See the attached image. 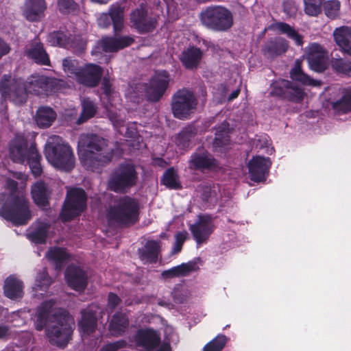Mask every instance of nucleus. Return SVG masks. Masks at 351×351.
<instances>
[{"instance_id": "nucleus-1", "label": "nucleus", "mask_w": 351, "mask_h": 351, "mask_svg": "<svg viewBox=\"0 0 351 351\" xmlns=\"http://www.w3.org/2000/svg\"><path fill=\"white\" fill-rule=\"evenodd\" d=\"M63 84L62 80L43 75L33 74L25 82L20 77L4 75L0 82V93L5 99L20 106L26 101L28 93L47 96L58 92Z\"/></svg>"}, {"instance_id": "nucleus-2", "label": "nucleus", "mask_w": 351, "mask_h": 351, "mask_svg": "<svg viewBox=\"0 0 351 351\" xmlns=\"http://www.w3.org/2000/svg\"><path fill=\"white\" fill-rule=\"evenodd\" d=\"M71 322L69 313L64 309L57 308L52 300L42 302L34 318L35 329L41 331L45 328L49 342L60 348L65 347L71 339Z\"/></svg>"}, {"instance_id": "nucleus-3", "label": "nucleus", "mask_w": 351, "mask_h": 351, "mask_svg": "<svg viewBox=\"0 0 351 351\" xmlns=\"http://www.w3.org/2000/svg\"><path fill=\"white\" fill-rule=\"evenodd\" d=\"M10 173L5 163L2 162L0 164V177L5 179V185L11 191L9 193H0V217L14 226H24L32 215L27 199L14 192L17 189V182L8 177Z\"/></svg>"}, {"instance_id": "nucleus-4", "label": "nucleus", "mask_w": 351, "mask_h": 351, "mask_svg": "<svg viewBox=\"0 0 351 351\" xmlns=\"http://www.w3.org/2000/svg\"><path fill=\"white\" fill-rule=\"evenodd\" d=\"M78 154L82 165L93 172H100L113 157L108 141L95 134H82L78 141Z\"/></svg>"}, {"instance_id": "nucleus-5", "label": "nucleus", "mask_w": 351, "mask_h": 351, "mask_svg": "<svg viewBox=\"0 0 351 351\" xmlns=\"http://www.w3.org/2000/svg\"><path fill=\"white\" fill-rule=\"evenodd\" d=\"M45 156L47 161L58 169L69 172L74 168L75 156L73 150L59 136L53 135L48 138Z\"/></svg>"}, {"instance_id": "nucleus-6", "label": "nucleus", "mask_w": 351, "mask_h": 351, "mask_svg": "<svg viewBox=\"0 0 351 351\" xmlns=\"http://www.w3.org/2000/svg\"><path fill=\"white\" fill-rule=\"evenodd\" d=\"M139 204L137 200L124 196L110 206L106 218L110 226L127 227L134 224L138 219Z\"/></svg>"}, {"instance_id": "nucleus-7", "label": "nucleus", "mask_w": 351, "mask_h": 351, "mask_svg": "<svg viewBox=\"0 0 351 351\" xmlns=\"http://www.w3.org/2000/svg\"><path fill=\"white\" fill-rule=\"evenodd\" d=\"M10 156L14 162L29 165L32 173L35 177L40 176L43 172L40 165L41 156L36 147L32 145L27 147L25 138L16 135L10 143Z\"/></svg>"}, {"instance_id": "nucleus-8", "label": "nucleus", "mask_w": 351, "mask_h": 351, "mask_svg": "<svg viewBox=\"0 0 351 351\" xmlns=\"http://www.w3.org/2000/svg\"><path fill=\"white\" fill-rule=\"evenodd\" d=\"M169 75L164 71L156 73L149 81V84L144 86L138 84L135 88L136 92L132 87L129 88L126 91V97L133 103H139L143 98V92L139 89H145L147 97L149 101H158L165 93L169 84Z\"/></svg>"}, {"instance_id": "nucleus-9", "label": "nucleus", "mask_w": 351, "mask_h": 351, "mask_svg": "<svg viewBox=\"0 0 351 351\" xmlns=\"http://www.w3.org/2000/svg\"><path fill=\"white\" fill-rule=\"evenodd\" d=\"M199 19L206 28L217 32H227L234 24L232 13L221 5L207 7L200 12Z\"/></svg>"}, {"instance_id": "nucleus-10", "label": "nucleus", "mask_w": 351, "mask_h": 351, "mask_svg": "<svg viewBox=\"0 0 351 351\" xmlns=\"http://www.w3.org/2000/svg\"><path fill=\"white\" fill-rule=\"evenodd\" d=\"M138 173L133 164L124 162L119 165L112 174L108 185L116 193H127L136 185Z\"/></svg>"}, {"instance_id": "nucleus-11", "label": "nucleus", "mask_w": 351, "mask_h": 351, "mask_svg": "<svg viewBox=\"0 0 351 351\" xmlns=\"http://www.w3.org/2000/svg\"><path fill=\"white\" fill-rule=\"evenodd\" d=\"M86 195L80 188H70L67 190L66 199L62 206L60 217L62 221H69L79 216L86 207Z\"/></svg>"}, {"instance_id": "nucleus-12", "label": "nucleus", "mask_w": 351, "mask_h": 351, "mask_svg": "<svg viewBox=\"0 0 351 351\" xmlns=\"http://www.w3.org/2000/svg\"><path fill=\"white\" fill-rule=\"evenodd\" d=\"M197 105V100L193 91L186 88L180 89L172 97L173 114L177 119H187L195 110Z\"/></svg>"}, {"instance_id": "nucleus-13", "label": "nucleus", "mask_w": 351, "mask_h": 351, "mask_svg": "<svg viewBox=\"0 0 351 351\" xmlns=\"http://www.w3.org/2000/svg\"><path fill=\"white\" fill-rule=\"evenodd\" d=\"M270 95L294 103H300L304 99L303 90L293 82L279 80L271 84Z\"/></svg>"}, {"instance_id": "nucleus-14", "label": "nucleus", "mask_w": 351, "mask_h": 351, "mask_svg": "<svg viewBox=\"0 0 351 351\" xmlns=\"http://www.w3.org/2000/svg\"><path fill=\"white\" fill-rule=\"evenodd\" d=\"M188 165L191 170L202 173L215 171L219 167L218 160L203 147H198L192 153Z\"/></svg>"}, {"instance_id": "nucleus-15", "label": "nucleus", "mask_w": 351, "mask_h": 351, "mask_svg": "<svg viewBox=\"0 0 351 351\" xmlns=\"http://www.w3.org/2000/svg\"><path fill=\"white\" fill-rule=\"evenodd\" d=\"M130 20L131 26L140 34L153 32L157 25L156 19L149 14L147 9L143 5L130 13Z\"/></svg>"}, {"instance_id": "nucleus-16", "label": "nucleus", "mask_w": 351, "mask_h": 351, "mask_svg": "<svg viewBox=\"0 0 351 351\" xmlns=\"http://www.w3.org/2000/svg\"><path fill=\"white\" fill-rule=\"evenodd\" d=\"M215 228L213 218L208 215H199L196 221L189 227L197 247L206 242Z\"/></svg>"}, {"instance_id": "nucleus-17", "label": "nucleus", "mask_w": 351, "mask_h": 351, "mask_svg": "<svg viewBox=\"0 0 351 351\" xmlns=\"http://www.w3.org/2000/svg\"><path fill=\"white\" fill-rule=\"evenodd\" d=\"M134 39L130 36H106L99 40L92 50V55L100 53V50L104 52H116L120 49L131 45Z\"/></svg>"}, {"instance_id": "nucleus-18", "label": "nucleus", "mask_w": 351, "mask_h": 351, "mask_svg": "<svg viewBox=\"0 0 351 351\" xmlns=\"http://www.w3.org/2000/svg\"><path fill=\"white\" fill-rule=\"evenodd\" d=\"M98 25L107 28L113 25L115 33L120 32L123 27V8L119 4H113L108 13H102L97 19Z\"/></svg>"}, {"instance_id": "nucleus-19", "label": "nucleus", "mask_w": 351, "mask_h": 351, "mask_svg": "<svg viewBox=\"0 0 351 351\" xmlns=\"http://www.w3.org/2000/svg\"><path fill=\"white\" fill-rule=\"evenodd\" d=\"M306 59L310 69L313 71L322 73L327 67V53L318 43L310 45Z\"/></svg>"}, {"instance_id": "nucleus-20", "label": "nucleus", "mask_w": 351, "mask_h": 351, "mask_svg": "<svg viewBox=\"0 0 351 351\" xmlns=\"http://www.w3.org/2000/svg\"><path fill=\"white\" fill-rule=\"evenodd\" d=\"M65 278L68 285L77 291H84L88 284V277L86 272L80 267L70 265L65 271Z\"/></svg>"}, {"instance_id": "nucleus-21", "label": "nucleus", "mask_w": 351, "mask_h": 351, "mask_svg": "<svg viewBox=\"0 0 351 351\" xmlns=\"http://www.w3.org/2000/svg\"><path fill=\"white\" fill-rule=\"evenodd\" d=\"M271 164V162L269 158L263 156L253 157L248 162L249 174L251 180L257 182L265 180Z\"/></svg>"}, {"instance_id": "nucleus-22", "label": "nucleus", "mask_w": 351, "mask_h": 351, "mask_svg": "<svg viewBox=\"0 0 351 351\" xmlns=\"http://www.w3.org/2000/svg\"><path fill=\"white\" fill-rule=\"evenodd\" d=\"M103 73L102 68L95 64H88L81 68L77 81L86 86H96L101 77Z\"/></svg>"}, {"instance_id": "nucleus-23", "label": "nucleus", "mask_w": 351, "mask_h": 351, "mask_svg": "<svg viewBox=\"0 0 351 351\" xmlns=\"http://www.w3.org/2000/svg\"><path fill=\"white\" fill-rule=\"evenodd\" d=\"M134 341L137 347L145 351H150L159 346L160 338L152 329H140L134 335Z\"/></svg>"}, {"instance_id": "nucleus-24", "label": "nucleus", "mask_w": 351, "mask_h": 351, "mask_svg": "<svg viewBox=\"0 0 351 351\" xmlns=\"http://www.w3.org/2000/svg\"><path fill=\"white\" fill-rule=\"evenodd\" d=\"M95 306H89L81 311L82 319L78 323L82 336L93 333L97 326V311Z\"/></svg>"}, {"instance_id": "nucleus-25", "label": "nucleus", "mask_w": 351, "mask_h": 351, "mask_svg": "<svg viewBox=\"0 0 351 351\" xmlns=\"http://www.w3.org/2000/svg\"><path fill=\"white\" fill-rule=\"evenodd\" d=\"M160 241L149 240L138 250V256L144 264L157 263L160 252Z\"/></svg>"}, {"instance_id": "nucleus-26", "label": "nucleus", "mask_w": 351, "mask_h": 351, "mask_svg": "<svg viewBox=\"0 0 351 351\" xmlns=\"http://www.w3.org/2000/svg\"><path fill=\"white\" fill-rule=\"evenodd\" d=\"M130 326V319L125 312L117 311L110 320L108 330L114 337L123 335Z\"/></svg>"}, {"instance_id": "nucleus-27", "label": "nucleus", "mask_w": 351, "mask_h": 351, "mask_svg": "<svg viewBox=\"0 0 351 351\" xmlns=\"http://www.w3.org/2000/svg\"><path fill=\"white\" fill-rule=\"evenodd\" d=\"M198 269L199 267L195 261H189L188 263H182L178 266L163 271L160 276L161 278L165 280L173 278L185 277Z\"/></svg>"}, {"instance_id": "nucleus-28", "label": "nucleus", "mask_w": 351, "mask_h": 351, "mask_svg": "<svg viewBox=\"0 0 351 351\" xmlns=\"http://www.w3.org/2000/svg\"><path fill=\"white\" fill-rule=\"evenodd\" d=\"M32 196L35 204L43 208L49 206L51 191L43 181H38L32 186Z\"/></svg>"}, {"instance_id": "nucleus-29", "label": "nucleus", "mask_w": 351, "mask_h": 351, "mask_svg": "<svg viewBox=\"0 0 351 351\" xmlns=\"http://www.w3.org/2000/svg\"><path fill=\"white\" fill-rule=\"evenodd\" d=\"M3 293L12 300H20L23 297V283L16 276L11 275L4 282Z\"/></svg>"}, {"instance_id": "nucleus-30", "label": "nucleus", "mask_w": 351, "mask_h": 351, "mask_svg": "<svg viewBox=\"0 0 351 351\" xmlns=\"http://www.w3.org/2000/svg\"><path fill=\"white\" fill-rule=\"evenodd\" d=\"M47 8L45 0H26L23 14L30 21H37L43 16Z\"/></svg>"}, {"instance_id": "nucleus-31", "label": "nucleus", "mask_w": 351, "mask_h": 351, "mask_svg": "<svg viewBox=\"0 0 351 351\" xmlns=\"http://www.w3.org/2000/svg\"><path fill=\"white\" fill-rule=\"evenodd\" d=\"M331 106L338 114L351 112V87L341 89L339 98L331 103Z\"/></svg>"}, {"instance_id": "nucleus-32", "label": "nucleus", "mask_w": 351, "mask_h": 351, "mask_svg": "<svg viewBox=\"0 0 351 351\" xmlns=\"http://www.w3.org/2000/svg\"><path fill=\"white\" fill-rule=\"evenodd\" d=\"M288 49L287 40L282 38H276L268 41L263 47L262 51L265 56L272 58L286 52Z\"/></svg>"}, {"instance_id": "nucleus-33", "label": "nucleus", "mask_w": 351, "mask_h": 351, "mask_svg": "<svg viewBox=\"0 0 351 351\" xmlns=\"http://www.w3.org/2000/svg\"><path fill=\"white\" fill-rule=\"evenodd\" d=\"M197 133V129L194 125H188L183 128L175 138V143L178 148L182 150L189 148Z\"/></svg>"}, {"instance_id": "nucleus-34", "label": "nucleus", "mask_w": 351, "mask_h": 351, "mask_svg": "<svg viewBox=\"0 0 351 351\" xmlns=\"http://www.w3.org/2000/svg\"><path fill=\"white\" fill-rule=\"evenodd\" d=\"M202 50L196 47H189L184 50L180 56V61L186 69L197 68L202 58Z\"/></svg>"}, {"instance_id": "nucleus-35", "label": "nucleus", "mask_w": 351, "mask_h": 351, "mask_svg": "<svg viewBox=\"0 0 351 351\" xmlns=\"http://www.w3.org/2000/svg\"><path fill=\"white\" fill-rule=\"evenodd\" d=\"M46 258L54 265L56 270H60L69 261L70 254L64 248L53 247L48 250Z\"/></svg>"}, {"instance_id": "nucleus-36", "label": "nucleus", "mask_w": 351, "mask_h": 351, "mask_svg": "<svg viewBox=\"0 0 351 351\" xmlns=\"http://www.w3.org/2000/svg\"><path fill=\"white\" fill-rule=\"evenodd\" d=\"M334 38L336 43L341 49L351 56V28L342 26L335 29Z\"/></svg>"}, {"instance_id": "nucleus-37", "label": "nucleus", "mask_w": 351, "mask_h": 351, "mask_svg": "<svg viewBox=\"0 0 351 351\" xmlns=\"http://www.w3.org/2000/svg\"><path fill=\"white\" fill-rule=\"evenodd\" d=\"M230 125L224 121L216 129L215 137L213 141V147L215 149H225L230 143Z\"/></svg>"}, {"instance_id": "nucleus-38", "label": "nucleus", "mask_w": 351, "mask_h": 351, "mask_svg": "<svg viewBox=\"0 0 351 351\" xmlns=\"http://www.w3.org/2000/svg\"><path fill=\"white\" fill-rule=\"evenodd\" d=\"M290 77L293 81L298 82L303 85L313 86L319 85V82L303 72L300 60H295L293 67L290 71Z\"/></svg>"}, {"instance_id": "nucleus-39", "label": "nucleus", "mask_w": 351, "mask_h": 351, "mask_svg": "<svg viewBox=\"0 0 351 351\" xmlns=\"http://www.w3.org/2000/svg\"><path fill=\"white\" fill-rule=\"evenodd\" d=\"M27 56L35 62L41 65H49V57L44 49L43 43L35 42L28 49Z\"/></svg>"}, {"instance_id": "nucleus-40", "label": "nucleus", "mask_w": 351, "mask_h": 351, "mask_svg": "<svg viewBox=\"0 0 351 351\" xmlns=\"http://www.w3.org/2000/svg\"><path fill=\"white\" fill-rule=\"evenodd\" d=\"M56 118V112L50 107L42 106L37 110L36 121L40 128L49 127Z\"/></svg>"}, {"instance_id": "nucleus-41", "label": "nucleus", "mask_w": 351, "mask_h": 351, "mask_svg": "<svg viewBox=\"0 0 351 351\" xmlns=\"http://www.w3.org/2000/svg\"><path fill=\"white\" fill-rule=\"evenodd\" d=\"M201 198L208 208L213 206L218 201L219 191L218 185H205L202 186Z\"/></svg>"}, {"instance_id": "nucleus-42", "label": "nucleus", "mask_w": 351, "mask_h": 351, "mask_svg": "<svg viewBox=\"0 0 351 351\" xmlns=\"http://www.w3.org/2000/svg\"><path fill=\"white\" fill-rule=\"evenodd\" d=\"M47 231V225L45 223L38 222L27 234V238L35 243H44L46 241Z\"/></svg>"}, {"instance_id": "nucleus-43", "label": "nucleus", "mask_w": 351, "mask_h": 351, "mask_svg": "<svg viewBox=\"0 0 351 351\" xmlns=\"http://www.w3.org/2000/svg\"><path fill=\"white\" fill-rule=\"evenodd\" d=\"M274 28L293 40L297 45H302V36L289 24L284 22H278L274 25Z\"/></svg>"}, {"instance_id": "nucleus-44", "label": "nucleus", "mask_w": 351, "mask_h": 351, "mask_svg": "<svg viewBox=\"0 0 351 351\" xmlns=\"http://www.w3.org/2000/svg\"><path fill=\"white\" fill-rule=\"evenodd\" d=\"M47 41L51 46L69 48V36L62 31H54L48 34Z\"/></svg>"}, {"instance_id": "nucleus-45", "label": "nucleus", "mask_w": 351, "mask_h": 351, "mask_svg": "<svg viewBox=\"0 0 351 351\" xmlns=\"http://www.w3.org/2000/svg\"><path fill=\"white\" fill-rule=\"evenodd\" d=\"M82 110L80 117L77 121V123L81 124L86 120L94 117L97 112L95 104L89 98H84L82 101Z\"/></svg>"}, {"instance_id": "nucleus-46", "label": "nucleus", "mask_w": 351, "mask_h": 351, "mask_svg": "<svg viewBox=\"0 0 351 351\" xmlns=\"http://www.w3.org/2000/svg\"><path fill=\"white\" fill-rule=\"evenodd\" d=\"M330 65L334 71L338 74L351 77V61L343 59H332Z\"/></svg>"}, {"instance_id": "nucleus-47", "label": "nucleus", "mask_w": 351, "mask_h": 351, "mask_svg": "<svg viewBox=\"0 0 351 351\" xmlns=\"http://www.w3.org/2000/svg\"><path fill=\"white\" fill-rule=\"evenodd\" d=\"M51 282V278L49 276L45 268H43V270L38 273L36 276L33 289L35 292H38V291H43L46 292Z\"/></svg>"}, {"instance_id": "nucleus-48", "label": "nucleus", "mask_w": 351, "mask_h": 351, "mask_svg": "<svg viewBox=\"0 0 351 351\" xmlns=\"http://www.w3.org/2000/svg\"><path fill=\"white\" fill-rule=\"evenodd\" d=\"M161 182L169 189H178L180 187L178 175L173 168H169L165 171Z\"/></svg>"}, {"instance_id": "nucleus-49", "label": "nucleus", "mask_w": 351, "mask_h": 351, "mask_svg": "<svg viewBox=\"0 0 351 351\" xmlns=\"http://www.w3.org/2000/svg\"><path fill=\"white\" fill-rule=\"evenodd\" d=\"M58 8L63 14L77 15L80 12V5L74 0H58Z\"/></svg>"}, {"instance_id": "nucleus-50", "label": "nucleus", "mask_w": 351, "mask_h": 351, "mask_svg": "<svg viewBox=\"0 0 351 351\" xmlns=\"http://www.w3.org/2000/svg\"><path fill=\"white\" fill-rule=\"evenodd\" d=\"M62 68L69 77H75L76 80L81 70V68L79 67L77 60L69 57L62 60Z\"/></svg>"}, {"instance_id": "nucleus-51", "label": "nucleus", "mask_w": 351, "mask_h": 351, "mask_svg": "<svg viewBox=\"0 0 351 351\" xmlns=\"http://www.w3.org/2000/svg\"><path fill=\"white\" fill-rule=\"evenodd\" d=\"M226 342L227 338L225 335H217L204 347L203 351H221Z\"/></svg>"}, {"instance_id": "nucleus-52", "label": "nucleus", "mask_w": 351, "mask_h": 351, "mask_svg": "<svg viewBox=\"0 0 351 351\" xmlns=\"http://www.w3.org/2000/svg\"><path fill=\"white\" fill-rule=\"evenodd\" d=\"M341 3L337 0H331L324 5L325 14L330 19H334L339 16Z\"/></svg>"}, {"instance_id": "nucleus-53", "label": "nucleus", "mask_w": 351, "mask_h": 351, "mask_svg": "<svg viewBox=\"0 0 351 351\" xmlns=\"http://www.w3.org/2000/svg\"><path fill=\"white\" fill-rule=\"evenodd\" d=\"M173 299L176 303L182 304L187 300L189 292L187 289L181 285H176L171 293Z\"/></svg>"}, {"instance_id": "nucleus-54", "label": "nucleus", "mask_w": 351, "mask_h": 351, "mask_svg": "<svg viewBox=\"0 0 351 351\" xmlns=\"http://www.w3.org/2000/svg\"><path fill=\"white\" fill-rule=\"evenodd\" d=\"M323 0H304V11L310 16H317L321 12Z\"/></svg>"}, {"instance_id": "nucleus-55", "label": "nucleus", "mask_w": 351, "mask_h": 351, "mask_svg": "<svg viewBox=\"0 0 351 351\" xmlns=\"http://www.w3.org/2000/svg\"><path fill=\"white\" fill-rule=\"evenodd\" d=\"M188 233L186 231L178 232L175 235V242L172 248L174 254L179 253L182 247L184 241L186 240Z\"/></svg>"}, {"instance_id": "nucleus-56", "label": "nucleus", "mask_w": 351, "mask_h": 351, "mask_svg": "<svg viewBox=\"0 0 351 351\" xmlns=\"http://www.w3.org/2000/svg\"><path fill=\"white\" fill-rule=\"evenodd\" d=\"M86 41L80 36H74L72 38L69 37V48H72L78 51H82L86 49Z\"/></svg>"}, {"instance_id": "nucleus-57", "label": "nucleus", "mask_w": 351, "mask_h": 351, "mask_svg": "<svg viewBox=\"0 0 351 351\" xmlns=\"http://www.w3.org/2000/svg\"><path fill=\"white\" fill-rule=\"evenodd\" d=\"M128 343L124 339H119L104 345L99 351H118L127 347Z\"/></svg>"}, {"instance_id": "nucleus-58", "label": "nucleus", "mask_w": 351, "mask_h": 351, "mask_svg": "<svg viewBox=\"0 0 351 351\" xmlns=\"http://www.w3.org/2000/svg\"><path fill=\"white\" fill-rule=\"evenodd\" d=\"M283 12L289 17L294 16L298 12V5L293 0H285L282 3Z\"/></svg>"}, {"instance_id": "nucleus-59", "label": "nucleus", "mask_w": 351, "mask_h": 351, "mask_svg": "<svg viewBox=\"0 0 351 351\" xmlns=\"http://www.w3.org/2000/svg\"><path fill=\"white\" fill-rule=\"evenodd\" d=\"M121 298L115 293L110 292L108 295V307L113 311L121 303Z\"/></svg>"}, {"instance_id": "nucleus-60", "label": "nucleus", "mask_w": 351, "mask_h": 351, "mask_svg": "<svg viewBox=\"0 0 351 351\" xmlns=\"http://www.w3.org/2000/svg\"><path fill=\"white\" fill-rule=\"evenodd\" d=\"M10 48L9 45L0 38V59L2 56L8 54L10 52Z\"/></svg>"}, {"instance_id": "nucleus-61", "label": "nucleus", "mask_w": 351, "mask_h": 351, "mask_svg": "<svg viewBox=\"0 0 351 351\" xmlns=\"http://www.w3.org/2000/svg\"><path fill=\"white\" fill-rule=\"evenodd\" d=\"M9 335V327L4 324H0V339Z\"/></svg>"}, {"instance_id": "nucleus-62", "label": "nucleus", "mask_w": 351, "mask_h": 351, "mask_svg": "<svg viewBox=\"0 0 351 351\" xmlns=\"http://www.w3.org/2000/svg\"><path fill=\"white\" fill-rule=\"evenodd\" d=\"M153 164L162 168H165L167 165V162L162 158H154L153 160Z\"/></svg>"}, {"instance_id": "nucleus-63", "label": "nucleus", "mask_w": 351, "mask_h": 351, "mask_svg": "<svg viewBox=\"0 0 351 351\" xmlns=\"http://www.w3.org/2000/svg\"><path fill=\"white\" fill-rule=\"evenodd\" d=\"M239 93H240V89L239 88H237V89L233 90L231 93V94L229 95V97L228 98V100L229 101H232L233 99H234L235 98H237L239 96Z\"/></svg>"}, {"instance_id": "nucleus-64", "label": "nucleus", "mask_w": 351, "mask_h": 351, "mask_svg": "<svg viewBox=\"0 0 351 351\" xmlns=\"http://www.w3.org/2000/svg\"><path fill=\"white\" fill-rule=\"evenodd\" d=\"M158 303L160 306H170V303L165 302V300H159Z\"/></svg>"}]
</instances>
